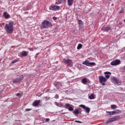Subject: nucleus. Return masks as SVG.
I'll return each instance as SVG.
<instances>
[{
	"label": "nucleus",
	"instance_id": "1",
	"mask_svg": "<svg viewBox=\"0 0 125 125\" xmlns=\"http://www.w3.org/2000/svg\"><path fill=\"white\" fill-rule=\"evenodd\" d=\"M14 22L13 21L9 22L8 23L5 24L4 26V29L6 33L8 34H12L14 30L13 24Z\"/></svg>",
	"mask_w": 125,
	"mask_h": 125
},
{
	"label": "nucleus",
	"instance_id": "2",
	"mask_svg": "<svg viewBox=\"0 0 125 125\" xmlns=\"http://www.w3.org/2000/svg\"><path fill=\"white\" fill-rule=\"evenodd\" d=\"M51 26H52L51 22L48 21L44 20L42 22V28L43 29H47L48 27H51Z\"/></svg>",
	"mask_w": 125,
	"mask_h": 125
},
{
	"label": "nucleus",
	"instance_id": "3",
	"mask_svg": "<svg viewBox=\"0 0 125 125\" xmlns=\"http://www.w3.org/2000/svg\"><path fill=\"white\" fill-rule=\"evenodd\" d=\"M63 61L69 67H73V61L71 59H63Z\"/></svg>",
	"mask_w": 125,
	"mask_h": 125
},
{
	"label": "nucleus",
	"instance_id": "4",
	"mask_svg": "<svg viewBox=\"0 0 125 125\" xmlns=\"http://www.w3.org/2000/svg\"><path fill=\"white\" fill-rule=\"evenodd\" d=\"M99 80L100 83L102 84V85H105V83L107 82V79L106 77H104L103 76H100L99 77Z\"/></svg>",
	"mask_w": 125,
	"mask_h": 125
},
{
	"label": "nucleus",
	"instance_id": "5",
	"mask_svg": "<svg viewBox=\"0 0 125 125\" xmlns=\"http://www.w3.org/2000/svg\"><path fill=\"white\" fill-rule=\"evenodd\" d=\"M112 83L114 84H117V85H120L122 84V81L115 77L112 78Z\"/></svg>",
	"mask_w": 125,
	"mask_h": 125
},
{
	"label": "nucleus",
	"instance_id": "6",
	"mask_svg": "<svg viewBox=\"0 0 125 125\" xmlns=\"http://www.w3.org/2000/svg\"><path fill=\"white\" fill-rule=\"evenodd\" d=\"M119 120H120V116H113L109 118L107 120V123H111L112 122H115V121H118Z\"/></svg>",
	"mask_w": 125,
	"mask_h": 125
},
{
	"label": "nucleus",
	"instance_id": "7",
	"mask_svg": "<svg viewBox=\"0 0 125 125\" xmlns=\"http://www.w3.org/2000/svg\"><path fill=\"white\" fill-rule=\"evenodd\" d=\"M23 79H24V76L21 75L16 78L15 79L13 80L12 82L13 83H20V82H21V81H22Z\"/></svg>",
	"mask_w": 125,
	"mask_h": 125
},
{
	"label": "nucleus",
	"instance_id": "8",
	"mask_svg": "<svg viewBox=\"0 0 125 125\" xmlns=\"http://www.w3.org/2000/svg\"><path fill=\"white\" fill-rule=\"evenodd\" d=\"M82 64H83V65H85L86 66H92V65L95 66L96 65L95 62H90L88 61H85L83 62L82 63Z\"/></svg>",
	"mask_w": 125,
	"mask_h": 125
},
{
	"label": "nucleus",
	"instance_id": "9",
	"mask_svg": "<svg viewBox=\"0 0 125 125\" xmlns=\"http://www.w3.org/2000/svg\"><path fill=\"white\" fill-rule=\"evenodd\" d=\"M60 8V6L55 5V6H50L49 8V10H52L53 11H57V10H59Z\"/></svg>",
	"mask_w": 125,
	"mask_h": 125
},
{
	"label": "nucleus",
	"instance_id": "10",
	"mask_svg": "<svg viewBox=\"0 0 125 125\" xmlns=\"http://www.w3.org/2000/svg\"><path fill=\"white\" fill-rule=\"evenodd\" d=\"M121 61L120 60H115L111 62L110 64L111 66H117V65H120Z\"/></svg>",
	"mask_w": 125,
	"mask_h": 125
},
{
	"label": "nucleus",
	"instance_id": "11",
	"mask_svg": "<svg viewBox=\"0 0 125 125\" xmlns=\"http://www.w3.org/2000/svg\"><path fill=\"white\" fill-rule=\"evenodd\" d=\"M79 107H81V108H83V109L84 110V111H85V112L88 113H89V112H90V109L89 108V107H87L83 104L80 105Z\"/></svg>",
	"mask_w": 125,
	"mask_h": 125
},
{
	"label": "nucleus",
	"instance_id": "12",
	"mask_svg": "<svg viewBox=\"0 0 125 125\" xmlns=\"http://www.w3.org/2000/svg\"><path fill=\"white\" fill-rule=\"evenodd\" d=\"M3 17L5 18V19H8L10 18V15L8 14V13L6 12H4L3 13Z\"/></svg>",
	"mask_w": 125,
	"mask_h": 125
},
{
	"label": "nucleus",
	"instance_id": "13",
	"mask_svg": "<svg viewBox=\"0 0 125 125\" xmlns=\"http://www.w3.org/2000/svg\"><path fill=\"white\" fill-rule=\"evenodd\" d=\"M102 30H103V31H104V32H108V31H110V30H111V26H107L102 27Z\"/></svg>",
	"mask_w": 125,
	"mask_h": 125
},
{
	"label": "nucleus",
	"instance_id": "14",
	"mask_svg": "<svg viewBox=\"0 0 125 125\" xmlns=\"http://www.w3.org/2000/svg\"><path fill=\"white\" fill-rule=\"evenodd\" d=\"M40 103H41V101H35L33 103L32 106H33V107H37V106H39V104H40Z\"/></svg>",
	"mask_w": 125,
	"mask_h": 125
},
{
	"label": "nucleus",
	"instance_id": "15",
	"mask_svg": "<svg viewBox=\"0 0 125 125\" xmlns=\"http://www.w3.org/2000/svg\"><path fill=\"white\" fill-rule=\"evenodd\" d=\"M105 76V78L106 80H108V79H109V78H110V75H111V72H109V71H105L104 73Z\"/></svg>",
	"mask_w": 125,
	"mask_h": 125
},
{
	"label": "nucleus",
	"instance_id": "16",
	"mask_svg": "<svg viewBox=\"0 0 125 125\" xmlns=\"http://www.w3.org/2000/svg\"><path fill=\"white\" fill-rule=\"evenodd\" d=\"M54 84L55 86H57V88H59L62 85L60 82H55L54 83Z\"/></svg>",
	"mask_w": 125,
	"mask_h": 125
},
{
	"label": "nucleus",
	"instance_id": "17",
	"mask_svg": "<svg viewBox=\"0 0 125 125\" xmlns=\"http://www.w3.org/2000/svg\"><path fill=\"white\" fill-rule=\"evenodd\" d=\"M74 3V0H67V4L69 6H72Z\"/></svg>",
	"mask_w": 125,
	"mask_h": 125
},
{
	"label": "nucleus",
	"instance_id": "18",
	"mask_svg": "<svg viewBox=\"0 0 125 125\" xmlns=\"http://www.w3.org/2000/svg\"><path fill=\"white\" fill-rule=\"evenodd\" d=\"M78 22L79 25V29H82L83 28V21H82L81 20H79Z\"/></svg>",
	"mask_w": 125,
	"mask_h": 125
},
{
	"label": "nucleus",
	"instance_id": "19",
	"mask_svg": "<svg viewBox=\"0 0 125 125\" xmlns=\"http://www.w3.org/2000/svg\"><path fill=\"white\" fill-rule=\"evenodd\" d=\"M21 56H24V57H26V56L28 55V52H27L26 51H23L21 52Z\"/></svg>",
	"mask_w": 125,
	"mask_h": 125
},
{
	"label": "nucleus",
	"instance_id": "20",
	"mask_svg": "<svg viewBox=\"0 0 125 125\" xmlns=\"http://www.w3.org/2000/svg\"><path fill=\"white\" fill-rule=\"evenodd\" d=\"M82 83L83 84H86L87 83V79L86 78H83L82 80Z\"/></svg>",
	"mask_w": 125,
	"mask_h": 125
},
{
	"label": "nucleus",
	"instance_id": "21",
	"mask_svg": "<svg viewBox=\"0 0 125 125\" xmlns=\"http://www.w3.org/2000/svg\"><path fill=\"white\" fill-rule=\"evenodd\" d=\"M56 105L58 107H64L63 106V104H62V103H56Z\"/></svg>",
	"mask_w": 125,
	"mask_h": 125
},
{
	"label": "nucleus",
	"instance_id": "22",
	"mask_svg": "<svg viewBox=\"0 0 125 125\" xmlns=\"http://www.w3.org/2000/svg\"><path fill=\"white\" fill-rule=\"evenodd\" d=\"M114 112L115 115H116V114H121V113H122V111L119 109H116L114 111Z\"/></svg>",
	"mask_w": 125,
	"mask_h": 125
},
{
	"label": "nucleus",
	"instance_id": "23",
	"mask_svg": "<svg viewBox=\"0 0 125 125\" xmlns=\"http://www.w3.org/2000/svg\"><path fill=\"white\" fill-rule=\"evenodd\" d=\"M80 113V111L78 109H75L74 111H73V113L75 114V115H78V114Z\"/></svg>",
	"mask_w": 125,
	"mask_h": 125
},
{
	"label": "nucleus",
	"instance_id": "24",
	"mask_svg": "<svg viewBox=\"0 0 125 125\" xmlns=\"http://www.w3.org/2000/svg\"><path fill=\"white\" fill-rule=\"evenodd\" d=\"M66 0H58V1L59 3H65Z\"/></svg>",
	"mask_w": 125,
	"mask_h": 125
},
{
	"label": "nucleus",
	"instance_id": "25",
	"mask_svg": "<svg viewBox=\"0 0 125 125\" xmlns=\"http://www.w3.org/2000/svg\"><path fill=\"white\" fill-rule=\"evenodd\" d=\"M111 108L112 109V110H115V109H117V105L115 104H112L111 105Z\"/></svg>",
	"mask_w": 125,
	"mask_h": 125
},
{
	"label": "nucleus",
	"instance_id": "26",
	"mask_svg": "<svg viewBox=\"0 0 125 125\" xmlns=\"http://www.w3.org/2000/svg\"><path fill=\"white\" fill-rule=\"evenodd\" d=\"M89 99L90 100H92V99H94V96L93 95V94H91L90 96H89Z\"/></svg>",
	"mask_w": 125,
	"mask_h": 125
},
{
	"label": "nucleus",
	"instance_id": "27",
	"mask_svg": "<svg viewBox=\"0 0 125 125\" xmlns=\"http://www.w3.org/2000/svg\"><path fill=\"white\" fill-rule=\"evenodd\" d=\"M83 47V45L81 43L79 44L77 46V49H81Z\"/></svg>",
	"mask_w": 125,
	"mask_h": 125
},
{
	"label": "nucleus",
	"instance_id": "28",
	"mask_svg": "<svg viewBox=\"0 0 125 125\" xmlns=\"http://www.w3.org/2000/svg\"><path fill=\"white\" fill-rule=\"evenodd\" d=\"M106 112H107L108 114H109V115H115V113L113 111H106Z\"/></svg>",
	"mask_w": 125,
	"mask_h": 125
},
{
	"label": "nucleus",
	"instance_id": "29",
	"mask_svg": "<svg viewBox=\"0 0 125 125\" xmlns=\"http://www.w3.org/2000/svg\"><path fill=\"white\" fill-rule=\"evenodd\" d=\"M125 9L123 7L121 8V10L119 11L120 13H124Z\"/></svg>",
	"mask_w": 125,
	"mask_h": 125
},
{
	"label": "nucleus",
	"instance_id": "30",
	"mask_svg": "<svg viewBox=\"0 0 125 125\" xmlns=\"http://www.w3.org/2000/svg\"><path fill=\"white\" fill-rule=\"evenodd\" d=\"M18 62V60H14L12 62V64H14V63H16Z\"/></svg>",
	"mask_w": 125,
	"mask_h": 125
},
{
	"label": "nucleus",
	"instance_id": "31",
	"mask_svg": "<svg viewBox=\"0 0 125 125\" xmlns=\"http://www.w3.org/2000/svg\"><path fill=\"white\" fill-rule=\"evenodd\" d=\"M70 107V104H65V108H69Z\"/></svg>",
	"mask_w": 125,
	"mask_h": 125
},
{
	"label": "nucleus",
	"instance_id": "32",
	"mask_svg": "<svg viewBox=\"0 0 125 125\" xmlns=\"http://www.w3.org/2000/svg\"><path fill=\"white\" fill-rule=\"evenodd\" d=\"M69 111H74V108L72 107H69L68 108Z\"/></svg>",
	"mask_w": 125,
	"mask_h": 125
},
{
	"label": "nucleus",
	"instance_id": "33",
	"mask_svg": "<svg viewBox=\"0 0 125 125\" xmlns=\"http://www.w3.org/2000/svg\"><path fill=\"white\" fill-rule=\"evenodd\" d=\"M17 96H18V97H21V93H18L17 94Z\"/></svg>",
	"mask_w": 125,
	"mask_h": 125
},
{
	"label": "nucleus",
	"instance_id": "34",
	"mask_svg": "<svg viewBox=\"0 0 125 125\" xmlns=\"http://www.w3.org/2000/svg\"><path fill=\"white\" fill-rule=\"evenodd\" d=\"M55 98L56 99H58L59 98V96H58V95H56Z\"/></svg>",
	"mask_w": 125,
	"mask_h": 125
},
{
	"label": "nucleus",
	"instance_id": "35",
	"mask_svg": "<svg viewBox=\"0 0 125 125\" xmlns=\"http://www.w3.org/2000/svg\"><path fill=\"white\" fill-rule=\"evenodd\" d=\"M25 111L26 112H29V111H31V109H30V108H26V109H25Z\"/></svg>",
	"mask_w": 125,
	"mask_h": 125
},
{
	"label": "nucleus",
	"instance_id": "36",
	"mask_svg": "<svg viewBox=\"0 0 125 125\" xmlns=\"http://www.w3.org/2000/svg\"><path fill=\"white\" fill-rule=\"evenodd\" d=\"M53 20H57V17H53Z\"/></svg>",
	"mask_w": 125,
	"mask_h": 125
},
{
	"label": "nucleus",
	"instance_id": "37",
	"mask_svg": "<svg viewBox=\"0 0 125 125\" xmlns=\"http://www.w3.org/2000/svg\"><path fill=\"white\" fill-rule=\"evenodd\" d=\"M29 50H30V51H34V49L32 48H28Z\"/></svg>",
	"mask_w": 125,
	"mask_h": 125
},
{
	"label": "nucleus",
	"instance_id": "38",
	"mask_svg": "<svg viewBox=\"0 0 125 125\" xmlns=\"http://www.w3.org/2000/svg\"><path fill=\"white\" fill-rule=\"evenodd\" d=\"M76 123H79V124H82V122L80 121H75Z\"/></svg>",
	"mask_w": 125,
	"mask_h": 125
},
{
	"label": "nucleus",
	"instance_id": "39",
	"mask_svg": "<svg viewBox=\"0 0 125 125\" xmlns=\"http://www.w3.org/2000/svg\"><path fill=\"white\" fill-rule=\"evenodd\" d=\"M45 121H46V122H49L50 120H49V118H46V120H45Z\"/></svg>",
	"mask_w": 125,
	"mask_h": 125
},
{
	"label": "nucleus",
	"instance_id": "40",
	"mask_svg": "<svg viewBox=\"0 0 125 125\" xmlns=\"http://www.w3.org/2000/svg\"><path fill=\"white\" fill-rule=\"evenodd\" d=\"M122 50H125V47L122 48Z\"/></svg>",
	"mask_w": 125,
	"mask_h": 125
},
{
	"label": "nucleus",
	"instance_id": "41",
	"mask_svg": "<svg viewBox=\"0 0 125 125\" xmlns=\"http://www.w3.org/2000/svg\"><path fill=\"white\" fill-rule=\"evenodd\" d=\"M124 70L125 71V66H124Z\"/></svg>",
	"mask_w": 125,
	"mask_h": 125
},
{
	"label": "nucleus",
	"instance_id": "42",
	"mask_svg": "<svg viewBox=\"0 0 125 125\" xmlns=\"http://www.w3.org/2000/svg\"><path fill=\"white\" fill-rule=\"evenodd\" d=\"M38 54H39V53H37V54H36V55H38Z\"/></svg>",
	"mask_w": 125,
	"mask_h": 125
},
{
	"label": "nucleus",
	"instance_id": "43",
	"mask_svg": "<svg viewBox=\"0 0 125 125\" xmlns=\"http://www.w3.org/2000/svg\"><path fill=\"white\" fill-rule=\"evenodd\" d=\"M124 21L125 22V19L124 20Z\"/></svg>",
	"mask_w": 125,
	"mask_h": 125
}]
</instances>
